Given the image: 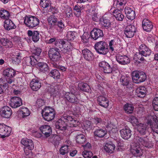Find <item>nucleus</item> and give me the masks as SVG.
<instances>
[{
    "mask_svg": "<svg viewBox=\"0 0 158 158\" xmlns=\"http://www.w3.org/2000/svg\"><path fill=\"white\" fill-rule=\"evenodd\" d=\"M94 49L99 54L105 55L108 52V45L106 42L101 41L96 42L94 45Z\"/></svg>",
    "mask_w": 158,
    "mask_h": 158,
    "instance_id": "f257e3e1",
    "label": "nucleus"
},
{
    "mask_svg": "<svg viewBox=\"0 0 158 158\" xmlns=\"http://www.w3.org/2000/svg\"><path fill=\"white\" fill-rule=\"evenodd\" d=\"M133 82L136 83H139L144 81L146 79V76L143 72L135 71L131 73Z\"/></svg>",
    "mask_w": 158,
    "mask_h": 158,
    "instance_id": "f03ea898",
    "label": "nucleus"
},
{
    "mask_svg": "<svg viewBox=\"0 0 158 158\" xmlns=\"http://www.w3.org/2000/svg\"><path fill=\"white\" fill-rule=\"evenodd\" d=\"M42 114L44 119L48 121H51L54 118V110L49 107H46L42 110Z\"/></svg>",
    "mask_w": 158,
    "mask_h": 158,
    "instance_id": "7ed1b4c3",
    "label": "nucleus"
},
{
    "mask_svg": "<svg viewBox=\"0 0 158 158\" xmlns=\"http://www.w3.org/2000/svg\"><path fill=\"white\" fill-rule=\"evenodd\" d=\"M60 51L57 47L52 48L48 52L49 56L50 59L54 62L59 61L61 58Z\"/></svg>",
    "mask_w": 158,
    "mask_h": 158,
    "instance_id": "20e7f679",
    "label": "nucleus"
},
{
    "mask_svg": "<svg viewBox=\"0 0 158 158\" xmlns=\"http://www.w3.org/2000/svg\"><path fill=\"white\" fill-rule=\"evenodd\" d=\"M24 22L28 27L33 28L37 26L39 24L40 21L37 17L32 16L25 17Z\"/></svg>",
    "mask_w": 158,
    "mask_h": 158,
    "instance_id": "39448f33",
    "label": "nucleus"
},
{
    "mask_svg": "<svg viewBox=\"0 0 158 158\" xmlns=\"http://www.w3.org/2000/svg\"><path fill=\"white\" fill-rule=\"evenodd\" d=\"M15 74V71L12 69L8 68L4 70L3 75L5 77L8 84H10L14 82V77Z\"/></svg>",
    "mask_w": 158,
    "mask_h": 158,
    "instance_id": "423d86ee",
    "label": "nucleus"
},
{
    "mask_svg": "<svg viewBox=\"0 0 158 158\" xmlns=\"http://www.w3.org/2000/svg\"><path fill=\"white\" fill-rule=\"evenodd\" d=\"M134 141L139 145H143L145 147L150 148L152 146V144L150 141H148L147 138H142L139 136H136Z\"/></svg>",
    "mask_w": 158,
    "mask_h": 158,
    "instance_id": "0eeeda50",
    "label": "nucleus"
},
{
    "mask_svg": "<svg viewBox=\"0 0 158 158\" xmlns=\"http://www.w3.org/2000/svg\"><path fill=\"white\" fill-rule=\"evenodd\" d=\"M11 131V128L4 124H0V137L4 138L8 136Z\"/></svg>",
    "mask_w": 158,
    "mask_h": 158,
    "instance_id": "6e6552de",
    "label": "nucleus"
},
{
    "mask_svg": "<svg viewBox=\"0 0 158 158\" xmlns=\"http://www.w3.org/2000/svg\"><path fill=\"white\" fill-rule=\"evenodd\" d=\"M110 18L107 17L106 15L103 16L100 19V23L102 28L108 29L111 28V23L110 20Z\"/></svg>",
    "mask_w": 158,
    "mask_h": 158,
    "instance_id": "1a4fd4ad",
    "label": "nucleus"
},
{
    "mask_svg": "<svg viewBox=\"0 0 158 158\" xmlns=\"http://www.w3.org/2000/svg\"><path fill=\"white\" fill-rule=\"evenodd\" d=\"M136 32V29L133 25H127L125 29L124 34L127 38H130L133 37L135 33Z\"/></svg>",
    "mask_w": 158,
    "mask_h": 158,
    "instance_id": "9d476101",
    "label": "nucleus"
},
{
    "mask_svg": "<svg viewBox=\"0 0 158 158\" xmlns=\"http://www.w3.org/2000/svg\"><path fill=\"white\" fill-rule=\"evenodd\" d=\"M116 59L119 64L122 65L128 64L130 61L129 58L125 55L118 54L116 56Z\"/></svg>",
    "mask_w": 158,
    "mask_h": 158,
    "instance_id": "9b49d317",
    "label": "nucleus"
},
{
    "mask_svg": "<svg viewBox=\"0 0 158 158\" xmlns=\"http://www.w3.org/2000/svg\"><path fill=\"white\" fill-rule=\"evenodd\" d=\"M22 99L18 97H14L10 100V105L13 108H15L22 105Z\"/></svg>",
    "mask_w": 158,
    "mask_h": 158,
    "instance_id": "f8f14e48",
    "label": "nucleus"
},
{
    "mask_svg": "<svg viewBox=\"0 0 158 158\" xmlns=\"http://www.w3.org/2000/svg\"><path fill=\"white\" fill-rule=\"evenodd\" d=\"M139 51L143 56L147 57L151 54V51L145 44H142L139 48Z\"/></svg>",
    "mask_w": 158,
    "mask_h": 158,
    "instance_id": "ddd939ff",
    "label": "nucleus"
},
{
    "mask_svg": "<svg viewBox=\"0 0 158 158\" xmlns=\"http://www.w3.org/2000/svg\"><path fill=\"white\" fill-rule=\"evenodd\" d=\"M142 25L143 30L147 32H150L153 29L152 23L148 19H144L143 20Z\"/></svg>",
    "mask_w": 158,
    "mask_h": 158,
    "instance_id": "4468645a",
    "label": "nucleus"
},
{
    "mask_svg": "<svg viewBox=\"0 0 158 158\" xmlns=\"http://www.w3.org/2000/svg\"><path fill=\"white\" fill-rule=\"evenodd\" d=\"M12 111L11 108L8 106H5L1 109L0 114L1 116L6 118H9L11 115Z\"/></svg>",
    "mask_w": 158,
    "mask_h": 158,
    "instance_id": "2eb2a0df",
    "label": "nucleus"
},
{
    "mask_svg": "<svg viewBox=\"0 0 158 158\" xmlns=\"http://www.w3.org/2000/svg\"><path fill=\"white\" fill-rule=\"evenodd\" d=\"M41 86V81L37 78L33 79L30 82V87L33 91H37Z\"/></svg>",
    "mask_w": 158,
    "mask_h": 158,
    "instance_id": "dca6fc26",
    "label": "nucleus"
},
{
    "mask_svg": "<svg viewBox=\"0 0 158 158\" xmlns=\"http://www.w3.org/2000/svg\"><path fill=\"white\" fill-rule=\"evenodd\" d=\"M64 97L68 101L71 103H77L78 102L77 96L72 92H65Z\"/></svg>",
    "mask_w": 158,
    "mask_h": 158,
    "instance_id": "f3484780",
    "label": "nucleus"
},
{
    "mask_svg": "<svg viewBox=\"0 0 158 158\" xmlns=\"http://www.w3.org/2000/svg\"><path fill=\"white\" fill-rule=\"evenodd\" d=\"M66 122L61 117L56 123V128L61 131L66 130L68 127V123Z\"/></svg>",
    "mask_w": 158,
    "mask_h": 158,
    "instance_id": "a211bd4d",
    "label": "nucleus"
},
{
    "mask_svg": "<svg viewBox=\"0 0 158 158\" xmlns=\"http://www.w3.org/2000/svg\"><path fill=\"white\" fill-rule=\"evenodd\" d=\"M137 129L138 131L141 135H145L148 134V127L146 124H139L137 125Z\"/></svg>",
    "mask_w": 158,
    "mask_h": 158,
    "instance_id": "6ab92c4d",
    "label": "nucleus"
},
{
    "mask_svg": "<svg viewBox=\"0 0 158 158\" xmlns=\"http://www.w3.org/2000/svg\"><path fill=\"white\" fill-rule=\"evenodd\" d=\"M91 37L94 40H96L98 38L103 36L102 31L100 29L98 28H94L90 33Z\"/></svg>",
    "mask_w": 158,
    "mask_h": 158,
    "instance_id": "aec40b11",
    "label": "nucleus"
},
{
    "mask_svg": "<svg viewBox=\"0 0 158 158\" xmlns=\"http://www.w3.org/2000/svg\"><path fill=\"white\" fill-rule=\"evenodd\" d=\"M100 67L102 68L104 73H110L112 71V68L110 65L105 61H102L99 64Z\"/></svg>",
    "mask_w": 158,
    "mask_h": 158,
    "instance_id": "412c9836",
    "label": "nucleus"
},
{
    "mask_svg": "<svg viewBox=\"0 0 158 158\" xmlns=\"http://www.w3.org/2000/svg\"><path fill=\"white\" fill-rule=\"evenodd\" d=\"M120 39L118 37H116L111 40L109 42L110 49L112 51H114L116 47L119 45Z\"/></svg>",
    "mask_w": 158,
    "mask_h": 158,
    "instance_id": "4be33fe9",
    "label": "nucleus"
},
{
    "mask_svg": "<svg viewBox=\"0 0 158 158\" xmlns=\"http://www.w3.org/2000/svg\"><path fill=\"white\" fill-rule=\"evenodd\" d=\"M24 60L25 61L26 64L28 66L31 65L34 66L36 64L39 59L36 58V57L34 56H31L25 58Z\"/></svg>",
    "mask_w": 158,
    "mask_h": 158,
    "instance_id": "5701e85b",
    "label": "nucleus"
},
{
    "mask_svg": "<svg viewBox=\"0 0 158 158\" xmlns=\"http://www.w3.org/2000/svg\"><path fill=\"white\" fill-rule=\"evenodd\" d=\"M61 86L58 85L55 86H51L48 89V91L51 94H52L53 96L59 97L60 95V88Z\"/></svg>",
    "mask_w": 158,
    "mask_h": 158,
    "instance_id": "b1692460",
    "label": "nucleus"
},
{
    "mask_svg": "<svg viewBox=\"0 0 158 158\" xmlns=\"http://www.w3.org/2000/svg\"><path fill=\"white\" fill-rule=\"evenodd\" d=\"M124 10L127 17L128 19L132 20L135 19V12L131 8L126 7Z\"/></svg>",
    "mask_w": 158,
    "mask_h": 158,
    "instance_id": "393cba45",
    "label": "nucleus"
},
{
    "mask_svg": "<svg viewBox=\"0 0 158 158\" xmlns=\"http://www.w3.org/2000/svg\"><path fill=\"white\" fill-rule=\"evenodd\" d=\"M40 130L46 137L49 136L52 133L51 127L48 125L42 126L40 127Z\"/></svg>",
    "mask_w": 158,
    "mask_h": 158,
    "instance_id": "a878e982",
    "label": "nucleus"
},
{
    "mask_svg": "<svg viewBox=\"0 0 158 158\" xmlns=\"http://www.w3.org/2000/svg\"><path fill=\"white\" fill-rule=\"evenodd\" d=\"M98 102L99 104L101 106L107 108L109 106V100L105 96H100L98 97Z\"/></svg>",
    "mask_w": 158,
    "mask_h": 158,
    "instance_id": "bb28decb",
    "label": "nucleus"
},
{
    "mask_svg": "<svg viewBox=\"0 0 158 158\" xmlns=\"http://www.w3.org/2000/svg\"><path fill=\"white\" fill-rule=\"evenodd\" d=\"M39 59V61H37V68L39 70L42 72L45 73L46 72H48L49 70L48 67V65L45 63L40 61V59Z\"/></svg>",
    "mask_w": 158,
    "mask_h": 158,
    "instance_id": "cd10ccee",
    "label": "nucleus"
},
{
    "mask_svg": "<svg viewBox=\"0 0 158 158\" xmlns=\"http://www.w3.org/2000/svg\"><path fill=\"white\" fill-rule=\"evenodd\" d=\"M84 58L88 61L92 60L94 58L93 53L87 48L84 49L82 51Z\"/></svg>",
    "mask_w": 158,
    "mask_h": 158,
    "instance_id": "c85d7f7f",
    "label": "nucleus"
},
{
    "mask_svg": "<svg viewBox=\"0 0 158 158\" xmlns=\"http://www.w3.org/2000/svg\"><path fill=\"white\" fill-rule=\"evenodd\" d=\"M120 132L121 136L124 139L130 138L131 135V131L129 128L123 129L120 130Z\"/></svg>",
    "mask_w": 158,
    "mask_h": 158,
    "instance_id": "c756f323",
    "label": "nucleus"
},
{
    "mask_svg": "<svg viewBox=\"0 0 158 158\" xmlns=\"http://www.w3.org/2000/svg\"><path fill=\"white\" fill-rule=\"evenodd\" d=\"M5 28L7 30L9 31L11 29H15L16 26L13 22L10 19H6L4 24Z\"/></svg>",
    "mask_w": 158,
    "mask_h": 158,
    "instance_id": "7c9ffc66",
    "label": "nucleus"
},
{
    "mask_svg": "<svg viewBox=\"0 0 158 158\" xmlns=\"http://www.w3.org/2000/svg\"><path fill=\"white\" fill-rule=\"evenodd\" d=\"M48 25L50 28H52L56 24L57 19L54 15H51L48 18Z\"/></svg>",
    "mask_w": 158,
    "mask_h": 158,
    "instance_id": "2f4dec72",
    "label": "nucleus"
},
{
    "mask_svg": "<svg viewBox=\"0 0 158 158\" xmlns=\"http://www.w3.org/2000/svg\"><path fill=\"white\" fill-rule=\"evenodd\" d=\"M27 34L29 36H32V40L35 42H37L39 40V32L36 31H33L31 30H28L27 31Z\"/></svg>",
    "mask_w": 158,
    "mask_h": 158,
    "instance_id": "473e14b6",
    "label": "nucleus"
},
{
    "mask_svg": "<svg viewBox=\"0 0 158 158\" xmlns=\"http://www.w3.org/2000/svg\"><path fill=\"white\" fill-rule=\"evenodd\" d=\"M73 48V44L72 43L69 42L67 44V46L62 49L61 51L64 54L70 55Z\"/></svg>",
    "mask_w": 158,
    "mask_h": 158,
    "instance_id": "72a5a7b5",
    "label": "nucleus"
},
{
    "mask_svg": "<svg viewBox=\"0 0 158 158\" xmlns=\"http://www.w3.org/2000/svg\"><path fill=\"white\" fill-rule=\"evenodd\" d=\"M107 133V131L105 129L98 128L96 129L94 131L95 136L102 138Z\"/></svg>",
    "mask_w": 158,
    "mask_h": 158,
    "instance_id": "f704fd0d",
    "label": "nucleus"
},
{
    "mask_svg": "<svg viewBox=\"0 0 158 158\" xmlns=\"http://www.w3.org/2000/svg\"><path fill=\"white\" fill-rule=\"evenodd\" d=\"M127 2V0H117L114 2L113 5L118 9H119L121 10H122Z\"/></svg>",
    "mask_w": 158,
    "mask_h": 158,
    "instance_id": "c9c22d12",
    "label": "nucleus"
},
{
    "mask_svg": "<svg viewBox=\"0 0 158 158\" xmlns=\"http://www.w3.org/2000/svg\"><path fill=\"white\" fill-rule=\"evenodd\" d=\"M115 148V145L112 143H106L104 146V150L110 154L113 153Z\"/></svg>",
    "mask_w": 158,
    "mask_h": 158,
    "instance_id": "e433bc0d",
    "label": "nucleus"
},
{
    "mask_svg": "<svg viewBox=\"0 0 158 158\" xmlns=\"http://www.w3.org/2000/svg\"><path fill=\"white\" fill-rule=\"evenodd\" d=\"M113 15L118 21H122L124 18L123 15L118 9L114 10L113 12Z\"/></svg>",
    "mask_w": 158,
    "mask_h": 158,
    "instance_id": "4c0bfd02",
    "label": "nucleus"
},
{
    "mask_svg": "<svg viewBox=\"0 0 158 158\" xmlns=\"http://www.w3.org/2000/svg\"><path fill=\"white\" fill-rule=\"evenodd\" d=\"M147 124L150 125L153 132L158 134V121L157 122H155L153 123L151 121L149 120Z\"/></svg>",
    "mask_w": 158,
    "mask_h": 158,
    "instance_id": "58836bf2",
    "label": "nucleus"
},
{
    "mask_svg": "<svg viewBox=\"0 0 158 158\" xmlns=\"http://www.w3.org/2000/svg\"><path fill=\"white\" fill-rule=\"evenodd\" d=\"M146 92V88L144 86L140 87L136 90L138 96L140 98H143L145 96Z\"/></svg>",
    "mask_w": 158,
    "mask_h": 158,
    "instance_id": "ea45409f",
    "label": "nucleus"
},
{
    "mask_svg": "<svg viewBox=\"0 0 158 158\" xmlns=\"http://www.w3.org/2000/svg\"><path fill=\"white\" fill-rule=\"evenodd\" d=\"M134 107L131 104L127 103L125 104L123 107L124 110L126 113L130 114L132 113L134 110Z\"/></svg>",
    "mask_w": 158,
    "mask_h": 158,
    "instance_id": "a19ab883",
    "label": "nucleus"
},
{
    "mask_svg": "<svg viewBox=\"0 0 158 158\" xmlns=\"http://www.w3.org/2000/svg\"><path fill=\"white\" fill-rule=\"evenodd\" d=\"M78 88L82 91L88 92L89 91L90 87L87 83L81 82L78 84Z\"/></svg>",
    "mask_w": 158,
    "mask_h": 158,
    "instance_id": "79ce46f5",
    "label": "nucleus"
},
{
    "mask_svg": "<svg viewBox=\"0 0 158 158\" xmlns=\"http://www.w3.org/2000/svg\"><path fill=\"white\" fill-rule=\"evenodd\" d=\"M10 16V14L8 11L4 9L0 10V17L2 19H7Z\"/></svg>",
    "mask_w": 158,
    "mask_h": 158,
    "instance_id": "37998d69",
    "label": "nucleus"
},
{
    "mask_svg": "<svg viewBox=\"0 0 158 158\" xmlns=\"http://www.w3.org/2000/svg\"><path fill=\"white\" fill-rule=\"evenodd\" d=\"M71 149V147L67 145L63 146L60 148V154L64 155L69 152Z\"/></svg>",
    "mask_w": 158,
    "mask_h": 158,
    "instance_id": "c03bdc74",
    "label": "nucleus"
},
{
    "mask_svg": "<svg viewBox=\"0 0 158 158\" xmlns=\"http://www.w3.org/2000/svg\"><path fill=\"white\" fill-rule=\"evenodd\" d=\"M20 112L22 114L23 118L28 116L30 114V112L28 109L25 107H21L20 108Z\"/></svg>",
    "mask_w": 158,
    "mask_h": 158,
    "instance_id": "a18cd8bd",
    "label": "nucleus"
},
{
    "mask_svg": "<svg viewBox=\"0 0 158 158\" xmlns=\"http://www.w3.org/2000/svg\"><path fill=\"white\" fill-rule=\"evenodd\" d=\"M50 75L55 79L60 78V73L59 71L56 69L52 70L50 73Z\"/></svg>",
    "mask_w": 158,
    "mask_h": 158,
    "instance_id": "49530a36",
    "label": "nucleus"
},
{
    "mask_svg": "<svg viewBox=\"0 0 158 158\" xmlns=\"http://www.w3.org/2000/svg\"><path fill=\"white\" fill-rule=\"evenodd\" d=\"M32 53L35 54V56H33L36 57V58L39 59L38 56L40 55L41 52V49L39 48L34 47L31 49Z\"/></svg>",
    "mask_w": 158,
    "mask_h": 158,
    "instance_id": "de8ad7c7",
    "label": "nucleus"
},
{
    "mask_svg": "<svg viewBox=\"0 0 158 158\" xmlns=\"http://www.w3.org/2000/svg\"><path fill=\"white\" fill-rule=\"evenodd\" d=\"M65 43V41L63 39H57L54 44L55 46L61 48L63 47V46Z\"/></svg>",
    "mask_w": 158,
    "mask_h": 158,
    "instance_id": "09e8293b",
    "label": "nucleus"
},
{
    "mask_svg": "<svg viewBox=\"0 0 158 158\" xmlns=\"http://www.w3.org/2000/svg\"><path fill=\"white\" fill-rule=\"evenodd\" d=\"M76 142L79 143H83L85 141V137L83 134L78 135L76 137Z\"/></svg>",
    "mask_w": 158,
    "mask_h": 158,
    "instance_id": "8fccbe9b",
    "label": "nucleus"
},
{
    "mask_svg": "<svg viewBox=\"0 0 158 158\" xmlns=\"http://www.w3.org/2000/svg\"><path fill=\"white\" fill-rule=\"evenodd\" d=\"M76 33L74 31H69L67 32L66 37L68 40L72 41L76 37Z\"/></svg>",
    "mask_w": 158,
    "mask_h": 158,
    "instance_id": "3c124183",
    "label": "nucleus"
},
{
    "mask_svg": "<svg viewBox=\"0 0 158 158\" xmlns=\"http://www.w3.org/2000/svg\"><path fill=\"white\" fill-rule=\"evenodd\" d=\"M64 14L66 17L69 19L73 16L72 10L71 8H67L64 11Z\"/></svg>",
    "mask_w": 158,
    "mask_h": 158,
    "instance_id": "603ef678",
    "label": "nucleus"
},
{
    "mask_svg": "<svg viewBox=\"0 0 158 158\" xmlns=\"http://www.w3.org/2000/svg\"><path fill=\"white\" fill-rule=\"evenodd\" d=\"M50 0H41L40 5L44 8H45L49 6L50 5Z\"/></svg>",
    "mask_w": 158,
    "mask_h": 158,
    "instance_id": "864d4df0",
    "label": "nucleus"
},
{
    "mask_svg": "<svg viewBox=\"0 0 158 158\" xmlns=\"http://www.w3.org/2000/svg\"><path fill=\"white\" fill-rule=\"evenodd\" d=\"M130 78L128 77L122 76L121 77L120 80L122 84L123 85H127L129 83Z\"/></svg>",
    "mask_w": 158,
    "mask_h": 158,
    "instance_id": "5fc2aeb1",
    "label": "nucleus"
},
{
    "mask_svg": "<svg viewBox=\"0 0 158 158\" xmlns=\"http://www.w3.org/2000/svg\"><path fill=\"white\" fill-rule=\"evenodd\" d=\"M90 35L87 33H84L81 36L82 41L84 43H87L89 42Z\"/></svg>",
    "mask_w": 158,
    "mask_h": 158,
    "instance_id": "6e6d98bb",
    "label": "nucleus"
},
{
    "mask_svg": "<svg viewBox=\"0 0 158 158\" xmlns=\"http://www.w3.org/2000/svg\"><path fill=\"white\" fill-rule=\"evenodd\" d=\"M142 56H143L139 52L134 55V59L135 61H138L139 62V60L143 61L144 60V58L143 57H142Z\"/></svg>",
    "mask_w": 158,
    "mask_h": 158,
    "instance_id": "4d7b16f0",
    "label": "nucleus"
},
{
    "mask_svg": "<svg viewBox=\"0 0 158 158\" xmlns=\"http://www.w3.org/2000/svg\"><path fill=\"white\" fill-rule=\"evenodd\" d=\"M131 152L135 156H140L141 155L139 148H135L131 149Z\"/></svg>",
    "mask_w": 158,
    "mask_h": 158,
    "instance_id": "13d9d810",
    "label": "nucleus"
},
{
    "mask_svg": "<svg viewBox=\"0 0 158 158\" xmlns=\"http://www.w3.org/2000/svg\"><path fill=\"white\" fill-rule=\"evenodd\" d=\"M15 57L14 60L18 63L20 62L21 60L22 54L19 51L17 52V53L15 55Z\"/></svg>",
    "mask_w": 158,
    "mask_h": 158,
    "instance_id": "bf43d9fd",
    "label": "nucleus"
},
{
    "mask_svg": "<svg viewBox=\"0 0 158 158\" xmlns=\"http://www.w3.org/2000/svg\"><path fill=\"white\" fill-rule=\"evenodd\" d=\"M152 105L155 110L158 111V98H155L153 100Z\"/></svg>",
    "mask_w": 158,
    "mask_h": 158,
    "instance_id": "052dcab7",
    "label": "nucleus"
},
{
    "mask_svg": "<svg viewBox=\"0 0 158 158\" xmlns=\"http://www.w3.org/2000/svg\"><path fill=\"white\" fill-rule=\"evenodd\" d=\"M82 155L85 158H90L93 156V153L90 151L84 150L82 153Z\"/></svg>",
    "mask_w": 158,
    "mask_h": 158,
    "instance_id": "680f3d73",
    "label": "nucleus"
},
{
    "mask_svg": "<svg viewBox=\"0 0 158 158\" xmlns=\"http://www.w3.org/2000/svg\"><path fill=\"white\" fill-rule=\"evenodd\" d=\"M78 121L74 119L70 123H68V127H76L78 126Z\"/></svg>",
    "mask_w": 158,
    "mask_h": 158,
    "instance_id": "e2e57ef3",
    "label": "nucleus"
},
{
    "mask_svg": "<svg viewBox=\"0 0 158 158\" xmlns=\"http://www.w3.org/2000/svg\"><path fill=\"white\" fill-rule=\"evenodd\" d=\"M62 119L66 121V123H70L74 119L73 118L72 116L67 115H64L62 117Z\"/></svg>",
    "mask_w": 158,
    "mask_h": 158,
    "instance_id": "0e129e2a",
    "label": "nucleus"
},
{
    "mask_svg": "<svg viewBox=\"0 0 158 158\" xmlns=\"http://www.w3.org/2000/svg\"><path fill=\"white\" fill-rule=\"evenodd\" d=\"M129 121L132 123L134 124H137L138 122V119L135 117L133 116H131L129 117Z\"/></svg>",
    "mask_w": 158,
    "mask_h": 158,
    "instance_id": "69168bd1",
    "label": "nucleus"
},
{
    "mask_svg": "<svg viewBox=\"0 0 158 158\" xmlns=\"http://www.w3.org/2000/svg\"><path fill=\"white\" fill-rule=\"evenodd\" d=\"M74 10L76 11V12H74L75 14L77 16H79L81 14V10L79 7L77 5H76L74 8Z\"/></svg>",
    "mask_w": 158,
    "mask_h": 158,
    "instance_id": "338daca9",
    "label": "nucleus"
},
{
    "mask_svg": "<svg viewBox=\"0 0 158 158\" xmlns=\"http://www.w3.org/2000/svg\"><path fill=\"white\" fill-rule=\"evenodd\" d=\"M44 104V101L42 99H39L37 101L36 105L39 107L43 106Z\"/></svg>",
    "mask_w": 158,
    "mask_h": 158,
    "instance_id": "774afa93",
    "label": "nucleus"
}]
</instances>
